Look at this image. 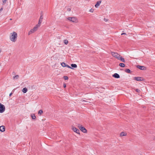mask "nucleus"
I'll use <instances>...</instances> for the list:
<instances>
[{
	"label": "nucleus",
	"mask_w": 155,
	"mask_h": 155,
	"mask_svg": "<svg viewBox=\"0 0 155 155\" xmlns=\"http://www.w3.org/2000/svg\"><path fill=\"white\" fill-rule=\"evenodd\" d=\"M127 35L126 33H122L121 34V35Z\"/></svg>",
	"instance_id": "obj_30"
},
{
	"label": "nucleus",
	"mask_w": 155,
	"mask_h": 155,
	"mask_svg": "<svg viewBox=\"0 0 155 155\" xmlns=\"http://www.w3.org/2000/svg\"><path fill=\"white\" fill-rule=\"evenodd\" d=\"M5 130V127L3 126H2L0 127V131L1 132H3Z\"/></svg>",
	"instance_id": "obj_12"
},
{
	"label": "nucleus",
	"mask_w": 155,
	"mask_h": 155,
	"mask_svg": "<svg viewBox=\"0 0 155 155\" xmlns=\"http://www.w3.org/2000/svg\"><path fill=\"white\" fill-rule=\"evenodd\" d=\"M1 66V65L0 64V66Z\"/></svg>",
	"instance_id": "obj_38"
},
{
	"label": "nucleus",
	"mask_w": 155,
	"mask_h": 155,
	"mask_svg": "<svg viewBox=\"0 0 155 155\" xmlns=\"http://www.w3.org/2000/svg\"><path fill=\"white\" fill-rule=\"evenodd\" d=\"M101 2V1L100 0L97 2L96 4L95 5V6L96 8H97L100 5Z\"/></svg>",
	"instance_id": "obj_10"
},
{
	"label": "nucleus",
	"mask_w": 155,
	"mask_h": 155,
	"mask_svg": "<svg viewBox=\"0 0 155 155\" xmlns=\"http://www.w3.org/2000/svg\"><path fill=\"white\" fill-rule=\"evenodd\" d=\"M137 67L141 70H145L146 69V68L144 66L137 65Z\"/></svg>",
	"instance_id": "obj_11"
},
{
	"label": "nucleus",
	"mask_w": 155,
	"mask_h": 155,
	"mask_svg": "<svg viewBox=\"0 0 155 155\" xmlns=\"http://www.w3.org/2000/svg\"><path fill=\"white\" fill-rule=\"evenodd\" d=\"M153 139L155 140V137H154Z\"/></svg>",
	"instance_id": "obj_36"
},
{
	"label": "nucleus",
	"mask_w": 155,
	"mask_h": 155,
	"mask_svg": "<svg viewBox=\"0 0 155 155\" xmlns=\"http://www.w3.org/2000/svg\"><path fill=\"white\" fill-rule=\"evenodd\" d=\"M27 91H28L26 87L24 88L22 90V91L24 93H25L27 92Z\"/></svg>",
	"instance_id": "obj_16"
},
{
	"label": "nucleus",
	"mask_w": 155,
	"mask_h": 155,
	"mask_svg": "<svg viewBox=\"0 0 155 155\" xmlns=\"http://www.w3.org/2000/svg\"><path fill=\"white\" fill-rule=\"evenodd\" d=\"M31 117L32 119L35 120L36 119V117L34 114H32L31 115Z\"/></svg>",
	"instance_id": "obj_17"
},
{
	"label": "nucleus",
	"mask_w": 155,
	"mask_h": 155,
	"mask_svg": "<svg viewBox=\"0 0 155 155\" xmlns=\"http://www.w3.org/2000/svg\"><path fill=\"white\" fill-rule=\"evenodd\" d=\"M12 94V93H10L9 94V96L10 97L11 96Z\"/></svg>",
	"instance_id": "obj_34"
},
{
	"label": "nucleus",
	"mask_w": 155,
	"mask_h": 155,
	"mask_svg": "<svg viewBox=\"0 0 155 155\" xmlns=\"http://www.w3.org/2000/svg\"><path fill=\"white\" fill-rule=\"evenodd\" d=\"M72 129L73 131L77 133L80 134L79 130L74 126L72 127Z\"/></svg>",
	"instance_id": "obj_7"
},
{
	"label": "nucleus",
	"mask_w": 155,
	"mask_h": 155,
	"mask_svg": "<svg viewBox=\"0 0 155 155\" xmlns=\"http://www.w3.org/2000/svg\"><path fill=\"white\" fill-rule=\"evenodd\" d=\"M61 65L63 67H66V64L64 62L62 63H61Z\"/></svg>",
	"instance_id": "obj_22"
},
{
	"label": "nucleus",
	"mask_w": 155,
	"mask_h": 155,
	"mask_svg": "<svg viewBox=\"0 0 155 155\" xmlns=\"http://www.w3.org/2000/svg\"><path fill=\"white\" fill-rule=\"evenodd\" d=\"M7 0H2V2L3 3H5Z\"/></svg>",
	"instance_id": "obj_29"
},
{
	"label": "nucleus",
	"mask_w": 155,
	"mask_h": 155,
	"mask_svg": "<svg viewBox=\"0 0 155 155\" xmlns=\"http://www.w3.org/2000/svg\"><path fill=\"white\" fill-rule=\"evenodd\" d=\"M64 78L65 80H67L68 79V77L67 76H64Z\"/></svg>",
	"instance_id": "obj_25"
},
{
	"label": "nucleus",
	"mask_w": 155,
	"mask_h": 155,
	"mask_svg": "<svg viewBox=\"0 0 155 155\" xmlns=\"http://www.w3.org/2000/svg\"><path fill=\"white\" fill-rule=\"evenodd\" d=\"M66 67H67L68 68H71V69H73L72 68H71L70 66H69V65H67L66 64Z\"/></svg>",
	"instance_id": "obj_27"
},
{
	"label": "nucleus",
	"mask_w": 155,
	"mask_h": 155,
	"mask_svg": "<svg viewBox=\"0 0 155 155\" xmlns=\"http://www.w3.org/2000/svg\"><path fill=\"white\" fill-rule=\"evenodd\" d=\"M64 87H66V84H64Z\"/></svg>",
	"instance_id": "obj_32"
},
{
	"label": "nucleus",
	"mask_w": 155,
	"mask_h": 155,
	"mask_svg": "<svg viewBox=\"0 0 155 155\" xmlns=\"http://www.w3.org/2000/svg\"><path fill=\"white\" fill-rule=\"evenodd\" d=\"M135 90L137 92H138V93H139L140 92V90H139L138 89H136Z\"/></svg>",
	"instance_id": "obj_28"
},
{
	"label": "nucleus",
	"mask_w": 155,
	"mask_h": 155,
	"mask_svg": "<svg viewBox=\"0 0 155 155\" xmlns=\"http://www.w3.org/2000/svg\"><path fill=\"white\" fill-rule=\"evenodd\" d=\"M81 102H83V101H85V102H86V101H85V100H83V99H82L81 100Z\"/></svg>",
	"instance_id": "obj_31"
},
{
	"label": "nucleus",
	"mask_w": 155,
	"mask_h": 155,
	"mask_svg": "<svg viewBox=\"0 0 155 155\" xmlns=\"http://www.w3.org/2000/svg\"><path fill=\"white\" fill-rule=\"evenodd\" d=\"M5 110V106L0 103V113H3Z\"/></svg>",
	"instance_id": "obj_6"
},
{
	"label": "nucleus",
	"mask_w": 155,
	"mask_h": 155,
	"mask_svg": "<svg viewBox=\"0 0 155 155\" xmlns=\"http://www.w3.org/2000/svg\"><path fill=\"white\" fill-rule=\"evenodd\" d=\"M10 20H12V18H10Z\"/></svg>",
	"instance_id": "obj_37"
},
{
	"label": "nucleus",
	"mask_w": 155,
	"mask_h": 155,
	"mask_svg": "<svg viewBox=\"0 0 155 155\" xmlns=\"http://www.w3.org/2000/svg\"><path fill=\"white\" fill-rule=\"evenodd\" d=\"M111 54L113 57L117 59H119V57H120V55L117 53L112 51L111 52Z\"/></svg>",
	"instance_id": "obj_5"
},
{
	"label": "nucleus",
	"mask_w": 155,
	"mask_h": 155,
	"mask_svg": "<svg viewBox=\"0 0 155 155\" xmlns=\"http://www.w3.org/2000/svg\"><path fill=\"white\" fill-rule=\"evenodd\" d=\"M118 60H120L121 61H122L123 62H125V60L124 58H122L121 56H120L119 57V59H118Z\"/></svg>",
	"instance_id": "obj_14"
},
{
	"label": "nucleus",
	"mask_w": 155,
	"mask_h": 155,
	"mask_svg": "<svg viewBox=\"0 0 155 155\" xmlns=\"http://www.w3.org/2000/svg\"><path fill=\"white\" fill-rule=\"evenodd\" d=\"M17 33L14 31L10 34L9 39L12 41L15 42L17 41Z\"/></svg>",
	"instance_id": "obj_1"
},
{
	"label": "nucleus",
	"mask_w": 155,
	"mask_h": 155,
	"mask_svg": "<svg viewBox=\"0 0 155 155\" xmlns=\"http://www.w3.org/2000/svg\"><path fill=\"white\" fill-rule=\"evenodd\" d=\"M113 76L114 77L117 78H120L119 75L117 73H115L113 75Z\"/></svg>",
	"instance_id": "obj_13"
},
{
	"label": "nucleus",
	"mask_w": 155,
	"mask_h": 155,
	"mask_svg": "<svg viewBox=\"0 0 155 155\" xmlns=\"http://www.w3.org/2000/svg\"><path fill=\"white\" fill-rule=\"evenodd\" d=\"M125 71L127 73H130V71L129 69H127L125 70Z\"/></svg>",
	"instance_id": "obj_24"
},
{
	"label": "nucleus",
	"mask_w": 155,
	"mask_h": 155,
	"mask_svg": "<svg viewBox=\"0 0 155 155\" xmlns=\"http://www.w3.org/2000/svg\"><path fill=\"white\" fill-rule=\"evenodd\" d=\"M68 10L69 11H70L71 10V9H70V8H68Z\"/></svg>",
	"instance_id": "obj_35"
},
{
	"label": "nucleus",
	"mask_w": 155,
	"mask_h": 155,
	"mask_svg": "<svg viewBox=\"0 0 155 155\" xmlns=\"http://www.w3.org/2000/svg\"><path fill=\"white\" fill-rule=\"evenodd\" d=\"M64 43L65 44V45H67L68 44V41L67 40H65L64 41Z\"/></svg>",
	"instance_id": "obj_23"
},
{
	"label": "nucleus",
	"mask_w": 155,
	"mask_h": 155,
	"mask_svg": "<svg viewBox=\"0 0 155 155\" xmlns=\"http://www.w3.org/2000/svg\"><path fill=\"white\" fill-rule=\"evenodd\" d=\"M3 10V8H1V9H0V12L2 11Z\"/></svg>",
	"instance_id": "obj_33"
},
{
	"label": "nucleus",
	"mask_w": 155,
	"mask_h": 155,
	"mask_svg": "<svg viewBox=\"0 0 155 155\" xmlns=\"http://www.w3.org/2000/svg\"><path fill=\"white\" fill-rule=\"evenodd\" d=\"M78 128L81 131L85 133H87V130L84 127H82L81 125L80 124H78Z\"/></svg>",
	"instance_id": "obj_3"
},
{
	"label": "nucleus",
	"mask_w": 155,
	"mask_h": 155,
	"mask_svg": "<svg viewBox=\"0 0 155 155\" xmlns=\"http://www.w3.org/2000/svg\"><path fill=\"white\" fill-rule=\"evenodd\" d=\"M94 11V9H92V8H91L89 10V12H93Z\"/></svg>",
	"instance_id": "obj_26"
},
{
	"label": "nucleus",
	"mask_w": 155,
	"mask_h": 155,
	"mask_svg": "<svg viewBox=\"0 0 155 155\" xmlns=\"http://www.w3.org/2000/svg\"><path fill=\"white\" fill-rule=\"evenodd\" d=\"M39 25H36L35 26L34 28L31 29L28 32V35H29L32 34V33L35 32L38 29V28L39 27Z\"/></svg>",
	"instance_id": "obj_2"
},
{
	"label": "nucleus",
	"mask_w": 155,
	"mask_h": 155,
	"mask_svg": "<svg viewBox=\"0 0 155 155\" xmlns=\"http://www.w3.org/2000/svg\"><path fill=\"white\" fill-rule=\"evenodd\" d=\"M127 135V134L123 132H121L120 134V136H126Z\"/></svg>",
	"instance_id": "obj_15"
},
{
	"label": "nucleus",
	"mask_w": 155,
	"mask_h": 155,
	"mask_svg": "<svg viewBox=\"0 0 155 155\" xmlns=\"http://www.w3.org/2000/svg\"><path fill=\"white\" fill-rule=\"evenodd\" d=\"M134 79L137 81H142L143 80V79L141 77H135L134 78Z\"/></svg>",
	"instance_id": "obj_9"
},
{
	"label": "nucleus",
	"mask_w": 155,
	"mask_h": 155,
	"mask_svg": "<svg viewBox=\"0 0 155 155\" xmlns=\"http://www.w3.org/2000/svg\"><path fill=\"white\" fill-rule=\"evenodd\" d=\"M43 19V17L42 15H41L40 17V18L39 19V20L38 23V24L37 25H39V27L40 26L41 24V22L42 21V20Z\"/></svg>",
	"instance_id": "obj_8"
},
{
	"label": "nucleus",
	"mask_w": 155,
	"mask_h": 155,
	"mask_svg": "<svg viewBox=\"0 0 155 155\" xmlns=\"http://www.w3.org/2000/svg\"><path fill=\"white\" fill-rule=\"evenodd\" d=\"M43 113V111L42 110H41L38 112V114L40 115H41Z\"/></svg>",
	"instance_id": "obj_21"
},
{
	"label": "nucleus",
	"mask_w": 155,
	"mask_h": 155,
	"mask_svg": "<svg viewBox=\"0 0 155 155\" xmlns=\"http://www.w3.org/2000/svg\"><path fill=\"white\" fill-rule=\"evenodd\" d=\"M19 78V76L18 75H16L13 77V78L14 80L17 79Z\"/></svg>",
	"instance_id": "obj_18"
},
{
	"label": "nucleus",
	"mask_w": 155,
	"mask_h": 155,
	"mask_svg": "<svg viewBox=\"0 0 155 155\" xmlns=\"http://www.w3.org/2000/svg\"><path fill=\"white\" fill-rule=\"evenodd\" d=\"M68 19L72 22L77 23L78 22L77 19L75 17H68L67 18Z\"/></svg>",
	"instance_id": "obj_4"
},
{
	"label": "nucleus",
	"mask_w": 155,
	"mask_h": 155,
	"mask_svg": "<svg viewBox=\"0 0 155 155\" xmlns=\"http://www.w3.org/2000/svg\"><path fill=\"white\" fill-rule=\"evenodd\" d=\"M71 66L72 67L74 68H76L77 67V65L75 64H71Z\"/></svg>",
	"instance_id": "obj_19"
},
{
	"label": "nucleus",
	"mask_w": 155,
	"mask_h": 155,
	"mask_svg": "<svg viewBox=\"0 0 155 155\" xmlns=\"http://www.w3.org/2000/svg\"><path fill=\"white\" fill-rule=\"evenodd\" d=\"M119 66L122 67H125V64L123 63H120L119 64Z\"/></svg>",
	"instance_id": "obj_20"
}]
</instances>
